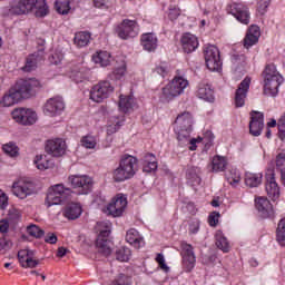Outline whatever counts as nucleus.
I'll return each instance as SVG.
<instances>
[{"mask_svg":"<svg viewBox=\"0 0 285 285\" xmlns=\"http://www.w3.org/2000/svg\"><path fill=\"white\" fill-rule=\"evenodd\" d=\"M117 66L109 73V79L111 81H122L124 77L127 75L126 60L117 61Z\"/></svg>","mask_w":285,"mask_h":285,"instance_id":"obj_36","label":"nucleus"},{"mask_svg":"<svg viewBox=\"0 0 285 285\" xmlns=\"http://www.w3.org/2000/svg\"><path fill=\"white\" fill-rule=\"evenodd\" d=\"M69 184L77 190L78 195H89L92 193L95 180L88 175L69 176Z\"/></svg>","mask_w":285,"mask_h":285,"instance_id":"obj_11","label":"nucleus"},{"mask_svg":"<svg viewBox=\"0 0 285 285\" xmlns=\"http://www.w3.org/2000/svg\"><path fill=\"white\" fill-rule=\"evenodd\" d=\"M256 208L262 217H271L273 215V205L266 197H258L255 199Z\"/></svg>","mask_w":285,"mask_h":285,"instance_id":"obj_32","label":"nucleus"},{"mask_svg":"<svg viewBox=\"0 0 285 285\" xmlns=\"http://www.w3.org/2000/svg\"><path fill=\"white\" fill-rule=\"evenodd\" d=\"M96 230L98 234L96 246L99 253H102V255H110L111 249L108 237L110 236V230H112V223L109 220L98 222L96 225Z\"/></svg>","mask_w":285,"mask_h":285,"instance_id":"obj_5","label":"nucleus"},{"mask_svg":"<svg viewBox=\"0 0 285 285\" xmlns=\"http://www.w3.org/2000/svg\"><path fill=\"white\" fill-rule=\"evenodd\" d=\"M11 88L16 91V95H18V98L21 101V99H30V97H35L37 90L41 88V82L35 78L20 79Z\"/></svg>","mask_w":285,"mask_h":285,"instance_id":"obj_6","label":"nucleus"},{"mask_svg":"<svg viewBox=\"0 0 285 285\" xmlns=\"http://www.w3.org/2000/svg\"><path fill=\"white\" fill-rule=\"evenodd\" d=\"M225 177L230 186H237V184L242 181V173H239L235 167L229 168L226 171Z\"/></svg>","mask_w":285,"mask_h":285,"instance_id":"obj_45","label":"nucleus"},{"mask_svg":"<svg viewBox=\"0 0 285 285\" xmlns=\"http://www.w3.org/2000/svg\"><path fill=\"white\" fill-rule=\"evenodd\" d=\"M264 130V114L259 111L250 112L249 132L253 137H259Z\"/></svg>","mask_w":285,"mask_h":285,"instance_id":"obj_23","label":"nucleus"},{"mask_svg":"<svg viewBox=\"0 0 285 285\" xmlns=\"http://www.w3.org/2000/svg\"><path fill=\"white\" fill-rule=\"evenodd\" d=\"M35 10V14L38 18L48 17V3L46 0H13L10 8L3 10L6 17H12L14 14H28Z\"/></svg>","mask_w":285,"mask_h":285,"instance_id":"obj_1","label":"nucleus"},{"mask_svg":"<svg viewBox=\"0 0 285 285\" xmlns=\"http://www.w3.org/2000/svg\"><path fill=\"white\" fill-rule=\"evenodd\" d=\"M259 37H262V31L258 26H250L245 38H244V48L248 50L253 48L259 41Z\"/></svg>","mask_w":285,"mask_h":285,"instance_id":"obj_27","label":"nucleus"},{"mask_svg":"<svg viewBox=\"0 0 285 285\" xmlns=\"http://www.w3.org/2000/svg\"><path fill=\"white\" fill-rule=\"evenodd\" d=\"M91 61L97 66H100V68H108V66L112 63V55L108 51L100 50L92 55Z\"/></svg>","mask_w":285,"mask_h":285,"instance_id":"obj_35","label":"nucleus"},{"mask_svg":"<svg viewBox=\"0 0 285 285\" xmlns=\"http://www.w3.org/2000/svg\"><path fill=\"white\" fill-rule=\"evenodd\" d=\"M205 63L212 72H219L222 70V57L219 49L215 45H207L204 49Z\"/></svg>","mask_w":285,"mask_h":285,"instance_id":"obj_13","label":"nucleus"},{"mask_svg":"<svg viewBox=\"0 0 285 285\" xmlns=\"http://www.w3.org/2000/svg\"><path fill=\"white\" fill-rule=\"evenodd\" d=\"M230 13L239 23H244L245 26L250 23V12L248 11V7L244 3H233L230 6Z\"/></svg>","mask_w":285,"mask_h":285,"instance_id":"obj_22","label":"nucleus"},{"mask_svg":"<svg viewBox=\"0 0 285 285\" xmlns=\"http://www.w3.org/2000/svg\"><path fill=\"white\" fill-rule=\"evenodd\" d=\"M27 233H28V235H30V237H36V239H39V238L43 237V235H45L43 229H41L37 225H29L27 227Z\"/></svg>","mask_w":285,"mask_h":285,"instance_id":"obj_53","label":"nucleus"},{"mask_svg":"<svg viewBox=\"0 0 285 285\" xmlns=\"http://www.w3.org/2000/svg\"><path fill=\"white\" fill-rule=\"evenodd\" d=\"M63 110H66V101L61 96L49 98L43 107V112L48 117H59L63 115Z\"/></svg>","mask_w":285,"mask_h":285,"instance_id":"obj_16","label":"nucleus"},{"mask_svg":"<svg viewBox=\"0 0 285 285\" xmlns=\"http://www.w3.org/2000/svg\"><path fill=\"white\" fill-rule=\"evenodd\" d=\"M68 150V145L63 138H53L47 141L46 151L51 157H63Z\"/></svg>","mask_w":285,"mask_h":285,"instance_id":"obj_19","label":"nucleus"},{"mask_svg":"<svg viewBox=\"0 0 285 285\" xmlns=\"http://www.w3.org/2000/svg\"><path fill=\"white\" fill-rule=\"evenodd\" d=\"M137 173V158L131 155L121 157L118 168L112 173V179L116 181H126L132 179Z\"/></svg>","mask_w":285,"mask_h":285,"instance_id":"obj_4","label":"nucleus"},{"mask_svg":"<svg viewBox=\"0 0 285 285\" xmlns=\"http://www.w3.org/2000/svg\"><path fill=\"white\" fill-rule=\"evenodd\" d=\"M215 136L213 131H206L204 137L191 138L190 134L180 135L177 137L178 146L180 148H188V150L195 151L197 150L198 144H205L206 148H210Z\"/></svg>","mask_w":285,"mask_h":285,"instance_id":"obj_8","label":"nucleus"},{"mask_svg":"<svg viewBox=\"0 0 285 285\" xmlns=\"http://www.w3.org/2000/svg\"><path fill=\"white\" fill-rule=\"evenodd\" d=\"M131 255H132V252H130V248L120 247L116 252V259H118V262H129Z\"/></svg>","mask_w":285,"mask_h":285,"instance_id":"obj_51","label":"nucleus"},{"mask_svg":"<svg viewBox=\"0 0 285 285\" xmlns=\"http://www.w3.org/2000/svg\"><path fill=\"white\" fill-rule=\"evenodd\" d=\"M264 92L268 97H277L279 87L284 83V77L277 71L275 65H267L264 72Z\"/></svg>","mask_w":285,"mask_h":285,"instance_id":"obj_3","label":"nucleus"},{"mask_svg":"<svg viewBox=\"0 0 285 285\" xmlns=\"http://www.w3.org/2000/svg\"><path fill=\"white\" fill-rule=\"evenodd\" d=\"M63 61V52L56 50L51 52V56L49 57V63L52 66H59Z\"/></svg>","mask_w":285,"mask_h":285,"instance_id":"obj_54","label":"nucleus"},{"mask_svg":"<svg viewBox=\"0 0 285 285\" xmlns=\"http://www.w3.org/2000/svg\"><path fill=\"white\" fill-rule=\"evenodd\" d=\"M92 35L88 31H78L73 37V45L76 48H86L90 43Z\"/></svg>","mask_w":285,"mask_h":285,"instance_id":"obj_38","label":"nucleus"},{"mask_svg":"<svg viewBox=\"0 0 285 285\" xmlns=\"http://www.w3.org/2000/svg\"><path fill=\"white\" fill-rule=\"evenodd\" d=\"M188 86V79L184 76L174 77L158 94L159 101H161V104H170V101H175L177 97L184 95V91Z\"/></svg>","mask_w":285,"mask_h":285,"instance_id":"obj_2","label":"nucleus"},{"mask_svg":"<svg viewBox=\"0 0 285 285\" xmlns=\"http://www.w3.org/2000/svg\"><path fill=\"white\" fill-rule=\"evenodd\" d=\"M278 126V137L284 140L285 138V115H283L277 122Z\"/></svg>","mask_w":285,"mask_h":285,"instance_id":"obj_57","label":"nucleus"},{"mask_svg":"<svg viewBox=\"0 0 285 285\" xmlns=\"http://www.w3.org/2000/svg\"><path fill=\"white\" fill-rule=\"evenodd\" d=\"M180 43L184 52H195L199 48V39L193 33H184L180 38Z\"/></svg>","mask_w":285,"mask_h":285,"instance_id":"obj_26","label":"nucleus"},{"mask_svg":"<svg viewBox=\"0 0 285 285\" xmlns=\"http://www.w3.org/2000/svg\"><path fill=\"white\" fill-rule=\"evenodd\" d=\"M70 195V188L63 186V184H56L49 187L45 199V206L51 208V206H61L68 196Z\"/></svg>","mask_w":285,"mask_h":285,"instance_id":"obj_7","label":"nucleus"},{"mask_svg":"<svg viewBox=\"0 0 285 285\" xmlns=\"http://www.w3.org/2000/svg\"><path fill=\"white\" fill-rule=\"evenodd\" d=\"M33 165L38 170L55 168V161L46 154H39L33 158Z\"/></svg>","mask_w":285,"mask_h":285,"instance_id":"obj_34","label":"nucleus"},{"mask_svg":"<svg viewBox=\"0 0 285 285\" xmlns=\"http://www.w3.org/2000/svg\"><path fill=\"white\" fill-rule=\"evenodd\" d=\"M268 6H271V0H259L258 2L259 14H266L268 10Z\"/></svg>","mask_w":285,"mask_h":285,"instance_id":"obj_60","label":"nucleus"},{"mask_svg":"<svg viewBox=\"0 0 285 285\" xmlns=\"http://www.w3.org/2000/svg\"><path fill=\"white\" fill-rule=\"evenodd\" d=\"M248 90H250V78L246 77L236 89L234 104L236 108H244L246 104V97L248 95Z\"/></svg>","mask_w":285,"mask_h":285,"instance_id":"obj_21","label":"nucleus"},{"mask_svg":"<svg viewBox=\"0 0 285 285\" xmlns=\"http://www.w3.org/2000/svg\"><path fill=\"white\" fill-rule=\"evenodd\" d=\"M157 158L153 154H147L144 157L142 170L144 173H155L157 170Z\"/></svg>","mask_w":285,"mask_h":285,"instance_id":"obj_43","label":"nucleus"},{"mask_svg":"<svg viewBox=\"0 0 285 285\" xmlns=\"http://www.w3.org/2000/svg\"><path fill=\"white\" fill-rule=\"evenodd\" d=\"M21 99L17 95V91L12 89V87L6 92L0 99V108H12V106H17Z\"/></svg>","mask_w":285,"mask_h":285,"instance_id":"obj_31","label":"nucleus"},{"mask_svg":"<svg viewBox=\"0 0 285 285\" xmlns=\"http://www.w3.org/2000/svg\"><path fill=\"white\" fill-rule=\"evenodd\" d=\"M2 151L11 159H17V157H19V146L13 141L2 145Z\"/></svg>","mask_w":285,"mask_h":285,"instance_id":"obj_46","label":"nucleus"},{"mask_svg":"<svg viewBox=\"0 0 285 285\" xmlns=\"http://www.w3.org/2000/svg\"><path fill=\"white\" fill-rule=\"evenodd\" d=\"M181 14L179 7L170 6L168 11V17L171 21H175Z\"/></svg>","mask_w":285,"mask_h":285,"instance_id":"obj_59","label":"nucleus"},{"mask_svg":"<svg viewBox=\"0 0 285 285\" xmlns=\"http://www.w3.org/2000/svg\"><path fill=\"white\" fill-rule=\"evenodd\" d=\"M124 121H126L124 116H111L107 124V135H115L124 126Z\"/></svg>","mask_w":285,"mask_h":285,"instance_id":"obj_39","label":"nucleus"},{"mask_svg":"<svg viewBox=\"0 0 285 285\" xmlns=\"http://www.w3.org/2000/svg\"><path fill=\"white\" fill-rule=\"evenodd\" d=\"M82 213H83V207L81 206V204L70 203L65 207L62 215L63 217H66V219L75 220V219H79Z\"/></svg>","mask_w":285,"mask_h":285,"instance_id":"obj_28","label":"nucleus"},{"mask_svg":"<svg viewBox=\"0 0 285 285\" xmlns=\"http://www.w3.org/2000/svg\"><path fill=\"white\" fill-rule=\"evenodd\" d=\"M262 179H264V175L262 173H245V184L249 188H257V186H262Z\"/></svg>","mask_w":285,"mask_h":285,"instance_id":"obj_41","label":"nucleus"},{"mask_svg":"<svg viewBox=\"0 0 285 285\" xmlns=\"http://www.w3.org/2000/svg\"><path fill=\"white\" fill-rule=\"evenodd\" d=\"M11 118L16 124H20L21 126H32L37 124V120L39 119L37 111L23 107L13 109L11 111Z\"/></svg>","mask_w":285,"mask_h":285,"instance_id":"obj_12","label":"nucleus"},{"mask_svg":"<svg viewBox=\"0 0 285 285\" xmlns=\"http://www.w3.org/2000/svg\"><path fill=\"white\" fill-rule=\"evenodd\" d=\"M118 106L120 112H130L135 108V98L132 96L120 95Z\"/></svg>","mask_w":285,"mask_h":285,"instance_id":"obj_42","label":"nucleus"},{"mask_svg":"<svg viewBox=\"0 0 285 285\" xmlns=\"http://www.w3.org/2000/svg\"><path fill=\"white\" fill-rule=\"evenodd\" d=\"M126 242L134 248H142L145 246L144 236L135 228L127 230Z\"/></svg>","mask_w":285,"mask_h":285,"instance_id":"obj_33","label":"nucleus"},{"mask_svg":"<svg viewBox=\"0 0 285 285\" xmlns=\"http://www.w3.org/2000/svg\"><path fill=\"white\" fill-rule=\"evenodd\" d=\"M90 69L80 68L79 70L71 71L70 77L76 81V83H82L89 79Z\"/></svg>","mask_w":285,"mask_h":285,"instance_id":"obj_48","label":"nucleus"},{"mask_svg":"<svg viewBox=\"0 0 285 285\" xmlns=\"http://www.w3.org/2000/svg\"><path fill=\"white\" fill-rule=\"evenodd\" d=\"M12 193L16 197H19V199H26V197L35 193V185L23 179L17 180L12 185Z\"/></svg>","mask_w":285,"mask_h":285,"instance_id":"obj_20","label":"nucleus"},{"mask_svg":"<svg viewBox=\"0 0 285 285\" xmlns=\"http://www.w3.org/2000/svg\"><path fill=\"white\" fill-rule=\"evenodd\" d=\"M196 97L203 101H207V104H215V89L206 82H200L196 90Z\"/></svg>","mask_w":285,"mask_h":285,"instance_id":"obj_25","label":"nucleus"},{"mask_svg":"<svg viewBox=\"0 0 285 285\" xmlns=\"http://www.w3.org/2000/svg\"><path fill=\"white\" fill-rule=\"evenodd\" d=\"M56 10L59 14H68L70 12V0H56Z\"/></svg>","mask_w":285,"mask_h":285,"instance_id":"obj_52","label":"nucleus"},{"mask_svg":"<svg viewBox=\"0 0 285 285\" xmlns=\"http://www.w3.org/2000/svg\"><path fill=\"white\" fill-rule=\"evenodd\" d=\"M112 92H115L112 83L108 80H102L90 89L89 99L95 104H102Z\"/></svg>","mask_w":285,"mask_h":285,"instance_id":"obj_9","label":"nucleus"},{"mask_svg":"<svg viewBox=\"0 0 285 285\" xmlns=\"http://www.w3.org/2000/svg\"><path fill=\"white\" fill-rule=\"evenodd\" d=\"M265 190L267 193V197L272 202H277L279 199V195H282L279 190V185H277V181L275 180V170L268 168L265 173Z\"/></svg>","mask_w":285,"mask_h":285,"instance_id":"obj_17","label":"nucleus"},{"mask_svg":"<svg viewBox=\"0 0 285 285\" xmlns=\"http://www.w3.org/2000/svg\"><path fill=\"white\" fill-rule=\"evenodd\" d=\"M97 144H99L97 136L87 135L80 139V146L87 150H95V148H97Z\"/></svg>","mask_w":285,"mask_h":285,"instance_id":"obj_47","label":"nucleus"},{"mask_svg":"<svg viewBox=\"0 0 285 285\" xmlns=\"http://www.w3.org/2000/svg\"><path fill=\"white\" fill-rule=\"evenodd\" d=\"M41 61H43V49L38 50L27 58L26 65L22 67L23 72H32Z\"/></svg>","mask_w":285,"mask_h":285,"instance_id":"obj_29","label":"nucleus"},{"mask_svg":"<svg viewBox=\"0 0 285 285\" xmlns=\"http://www.w3.org/2000/svg\"><path fill=\"white\" fill-rule=\"evenodd\" d=\"M276 168H282L285 165V151L279 153L275 159Z\"/></svg>","mask_w":285,"mask_h":285,"instance_id":"obj_62","label":"nucleus"},{"mask_svg":"<svg viewBox=\"0 0 285 285\" xmlns=\"http://www.w3.org/2000/svg\"><path fill=\"white\" fill-rule=\"evenodd\" d=\"M180 255L183 259V268L185 273L193 272L195 268V264L197 263V258L195 257V252L193 250V245L188 243L180 244Z\"/></svg>","mask_w":285,"mask_h":285,"instance_id":"obj_18","label":"nucleus"},{"mask_svg":"<svg viewBox=\"0 0 285 285\" xmlns=\"http://www.w3.org/2000/svg\"><path fill=\"white\" fill-rule=\"evenodd\" d=\"M276 242L279 246H285V218H282L276 229Z\"/></svg>","mask_w":285,"mask_h":285,"instance_id":"obj_50","label":"nucleus"},{"mask_svg":"<svg viewBox=\"0 0 285 285\" xmlns=\"http://www.w3.org/2000/svg\"><path fill=\"white\" fill-rule=\"evenodd\" d=\"M140 43L147 52H155L157 50V46L159 40L155 33H142L140 38Z\"/></svg>","mask_w":285,"mask_h":285,"instance_id":"obj_30","label":"nucleus"},{"mask_svg":"<svg viewBox=\"0 0 285 285\" xmlns=\"http://www.w3.org/2000/svg\"><path fill=\"white\" fill-rule=\"evenodd\" d=\"M128 208V197L124 194H117L106 206L105 213L111 217H121Z\"/></svg>","mask_w":285,"mask_h":285,"instance_id":"obj_14","label":"nucleus"},{"mask_svg":"<svg viewBox=\"0 0 285 285\" xmlns=\"http://www.w3.org/2000/svg\"><path fill=\"white\" fill-rule=\"evenodd\" d=\"M219 212H213L208 217L209 226H216L217 224H219Z\"/></svg>","mask_w":285,"mask_h":285,"instance_id":"obj_61","label":"nucleus"},{"mask_svg":"<svg viewBox=\"0 0 285 285\" xmlns=\"http://www.w3.org/2000/svg\"><path fill=\"white\" fill-rule=\"evenodd\" d=\"M116 35L119 39L127 41L128 39H135L139 36V23L136 20L124 19L116 26Z\"/></svg>","mask_w":285,"mask_h":285,"instance_id":"obj_10","label":"nucleus"},{"mask_svg":"<svg viewBox=\"0 0 285 285\" xmlns=\"http://www.w3.org/2000/svg\"><path fill=\"white\" fill-rule=\"evenodd\" d=\"M188 232L190 235H197L199 233V219L194 218L189 222Z\"/></svg>","mask_w":285,"mask_h":285,"instance_id":"obj_58","label":"nucleus"},{"mask_svg":"<svg viewBox=\"0 0 285 285\" xmlns=\"http://www.w3.org/2000/svg\"><path fill=\"white\" fill-rule=\"evenodd\" d=\"M156 262L160 268V271H164L165 273H168L170 271V267L166 264V257H164V254H157Z\"/></svg>","mask_w":285,"mask_h":285,"instance_id":"obj_56","label":"nucleus"},{"mask_svg":"<svg viewBox=\"0 0 285 285\" xmlns=\"http://www.w3.org/2000/svg\"><path fill=\"white\" fill-rule=\"evenodd\" d=\"M45 242H46V244H57V242H58L57 234L48 233L45 236Z\"/></svg>","mask_w":285,"mask_h":285,"instance_id":"obj_64","label":"nucleus"},{"mask_svg":"<svg viewBox=\"0 0 285 285\" xmlns=\"http://www.w3.org/2000/svg\"><path fill=\"white\" fill-rule=\"evenodd\" d=\"M202 169L195 166H188L186 169V179L190 186H199L202 184V178L199 177Z\"/></svg>","mask_w":285,"mask_h":285,"instance_id":"obj_37","label":"nucleus"},{"mask_svg":"<svg viewBox=\"0 0 285 285\" xmlns=\"http://www.w3.org/2000/svg\"><path fill=\"white\" fill-rule=\"evenodd\" d=\"M36 252L31 249H21L18 252V259L22 268H37L39 262L35 258Z\"/></svg>","mask_w":285,"mask_h":285,"instance_id":"obj_24","label":"nucleus"},{"mask_svg":"<svg viewBox=\"0 0 285 285\" xmlns=\"http://www.w3.org/2000/svg\"><path fill=\"white\" fill-rule=\"evenodd\" d=\"M228 166V159L224 156L216 155L212 159L210 168L212 173H224Z\"/></svg>","mask_w":285,"mask_h":285,"instance_id":"obj_40","label":"nucleus"},{"mask_svg":"<svg viewBox=\"0 0 285 285\" xmlns=\"http://www.w3.org/2000/svg\"><path fill=\"white\" fill-rule=\"evenodd\" d=\"M232 63L234 70H238V72H244V68H246V56L244 55H235L232 58Z\"/></svg>","mask_w":285,"mask_h":285,"instance_id":"obj_49","label":"nucleus"},{"mask_svg":"<svg viewBox=\"0 0 285 285\" xmlns=\"http://www.w3.org/2000/svg\"><path fill=\"white\" fill-rule=\"evenodd\" d=\"M155 72L160 75V77H166L168 75V67L166 65L157 66Z\"/></svg>","mask_w":285,"mask_h":285,"instance_id":"obj_63","label":"nucleus"},{"mask_svg":"<svg viewBox=\"0 0 285 285\" xmlns=\"http://www.w3.org/2000/svg\"><path fill=\"white\" fill-rule=\"evenodd\" d=\"M95 7L100 8L101 10H109L115 6L114 0H94Z\"/></svg>","mask_w":285,"mask_h":285,"instance_id":"obj_55","label":"nucleus"},{"mask_svg":"<svg viewBox=\"0 0 285 285\" xmlns=\"http://www.w3.org/2000/svg\"><path fill=\"white\" fill-rule=\"evenodd\" d=\"M193 115L188 111L179 114L174 121V132L177 137L193 132Z\"/></svg>","mask_w":285,"mask_h":285,"instance_id":"obj_15","label":"nucleus"},{"mask_svg":"<svg viewBox=\"0 0 285 285\" xmlns=\"http://www.w3.org/2000/svg\"><path fill=\"white\" fill-rule=\"evenodd\" d=\"M216 238V246L219 248V250H223V253H228L230 250V243H228V238L224 236V233L222 230H217L215 234Z\"/></svg>","mask_w":285,"mask_h":285,"instance_id":"obj_44","label":"nucleus"}]
</instances>
